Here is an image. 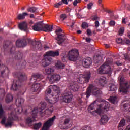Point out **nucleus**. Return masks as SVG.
Masks as SVG:
<instances>
[{"instance_id":"44","label":"nucleus","mask_w":130,"mask_h":130,"mask_svg":"<svg viewBox=\"0 0 130 130\" xmlns=\"http://www.w3.org/2000/svg\"><path fill=\"white\" fill-rule=\"evenodd\" d=\"M60 19L62 21H64L67 19V15L66 14H62L60 16Z\"/></svg>"},{"instance_id":"38","label":"nucleus","mask_w":130,"mask_h":130,"mask_svg":"<svg viewBox=\"0 0 130 130\" xmlns=\"http://www.w3.org/2000/svg\"><path fill=\"white\" fill-rule=\"evenodd\" d=\"M125 125V120L122 119L119 123L118 128H121L120 127H123Z\"/></svg>"},{"instance_id":"37","label":"nucleus","mask_w":130,"mask_h":130,"mask_svg":"<svg viewBox=\"0 0 130 130\" xmlns=\"http://www.w3.org/2000/svg\"><path fill=\"white\" fill-rule=\"evenodd\" d=\"M109 87L110 89L109 91H115L116 90V89H117L116 86L113 83H110L109 84Z\"/></svg>"},{"instance_id":"45","label":"nucleus","mask_w":130,"mask_h":130,"mask_svg":"<svg viewBox=\"0 0 130 130\" xmlns=\"http://www.w3.org/2000/svg\"><path fill=\"white\" fill-rule=\"evenodd\" d=\"M123 33H124V28H120L119 30V35H120V36H122Z\"/></svg>"},{"instance_id":"14","label":"nucleus","mask_w":130,"mask_h":130,"mask_svg":"<svg viewBox=\"0 0 130 130\" xmlns=\"http://www.w3.org/2000/svg\"><path fill=\"white\" fill-rule=\"evenodd\" d=\"M16 46L18 48L25 47L27 44V42L25 39H19L16 41Z\"/></svg>"},{"instance_id":"16","label":"nucleus","mask_w":130,"mask_h":130,"mask_svg":"<svg viewBox=\"0 0 130 130\" xmlns=\"http://www.w3.org/2000/svg\"><path fill=\"white\" fill-rule=\"evenodd\" d=\"M48 80L51 83L58 82L60 80V75L56 74L52 75L50 78H48Z\"/></svg>"},{"instance_id":"53","label":"nucleus","mask_w":130,"mask_h":130,"mask_svg":"<svg viewBox=\"0 0 130 130\" xmlns=\"http://www.w3.org/2000/svg\"><path fill=\"white\" fill-rule=\"evenodd\" d=\"M92 6H93V3H90L88 4H87L88 10H91V9H92Z\"/></svg>"},{"instance_id":"32","label":"nucleus","mask_w":130,"mask_h":130,"mask_svg":"<svg viewBox=\"0 0 130 130\" xmlns=\"http://www.w3.org/2000/svg\"><path fill=\"white\" fill-rule=\"evenodd\" d=\"M19 82H23V81H26L27 80V75L25 73L20 74L18 78Z\"/></svg>"},{"instance_id":"35","label":"nucleus","mask_w":130,"mask_h":130,"mask_svg":"<svg viewBox=\"0 0 130 130\" xmlns=\"http://www.w3.org/2000/svg\"><path fill=\"white\" fill-rule=\"evenodd\" d=\"M22 57H23V53H21V52H18L17 53H16L15 56V59H17V60L22 59Z\"/></svg>"},{"instance_id":"17","label":"nucleus","mask_w":130,"mask_h":130,"mask_svg":"<svg viewBox=\"0 0 130 130\" xmlns=\"http://www.w3.org/2000/svg\"><path fill=\"white\" fill-rule=\"evenodd\" d=\"M128 88H129V87L127 86V83H125L122 85H120L119 91L122 93V94H126Z\"/></svg>"},{"instance_id":"43","label":"nucleus","mask_w":130,"mask_h":130,"mask_svg":"<svg viewBox=\"0 0 130 130\" xmlns=\"http://www.w3.org/2000/svg\"><path fill=\"white\" fill-rule=\"evenodd\" d=\"M33 13L34 15H36L37 14L39 13V11H38V8L36 7H33Z\"/></svg>"},{"instance_id":"46","label":"nucleus","mask_w":130,"mask_h":130,"mask_svg":"<svg viewBox=\"0 0 130 130\" xmlns=\"http://www.w3.org/2000/svg\"><path fill=\"white\" fill-rule=\"evenodd\" d=\"M88 23H87V22L82 23V28L83 29H86V28H88Z\"/></svg>"},{"instance_id":"10","label":"nucleus","mask_w":130,"mask_h":130,"mask_svg":"<svg viewBox=\"0 0 130 130\" xmlns=\"http://www.w3.org/2000/svg\"><path fill=\"white\" fill-rule=\"evenodd\" d=\"M79 55V51L77 49H73L68 53V58L71 61H75L77 60Z\"/></svg>"},{"instance_id":"25","label":"nucleus","mask_w":130,"mask_h":130,"mask_svg":"<svg viewBox=\"0 0 130 130\" xmlns=\"http://www.w3.org/2000/svg\"><path fill=\"white\" fill-rule=\"evenodd\" d=\"M29 16V14L27 12H23L22 14H19L17 15V19L18 20H24L26 16Z\"/></svg>"},{"instance_id":"5","label":"nucleus","mask_w":130,"mask_h":130,"mask_svg":"<svg viewBox=\"0 0 130 130\" xmlns=\"http://www.w3.org/2000/svg\"><path fill=\"white\" fill-rule=\"evenodd\" d=\"M55 33H56L57 37L55 38V40H57V43L61 45L62 43L66 41V35L62 33V29L61 28H59L56 29Z\"/></svg>"},{"instance_id":"33","label":"nucleus","mask_w":130,"mask_h":130,"mask_svg":"<svg viewBox=\"0 0 130 130\" xmlns=\"http://www.w3.org/2000/svg\"><path fill=\"white\" fill-rule=\"evenodd\" d=\"M99 84L101 86H103V85L106 84V78L105 77H101L99 80Z\"/></svg>"},{"instance_id":"2","label":"nucleus","mask_w":130,"mask_h":130,"mask_svg":"<svg viewBox=\"0 0 130 130\" xmlns=\"http://www.w3.org/2000/svg\"><path fill=\"white\" fill-rule=\"evenodd\" d=\"M53 29L52 25H49L48 24L43 23V21L38 22L34 24L33 26L34 31L37 32H52Z\"/></svg>"},{"instance_id":"9","label":"nucleus","mask_w":130,"mask_h":130,"mask_svg":"<svg viewBox=\"0 0 130 130\" xmlns=\"http://www.w3.org/2000/svg\"><path fill=\"white\" fill-rule=\"evenodd\" d=\"M55 118H56V116H54L52 118H50L47 121H46L43 126L42 128V130H49V128L53 125V123H54V120H55Z\"/></svg>"},{"instance_id":"31","label":"nucleus","mask_w":130,"mask_h":130,"mask_svg":"<svg viewBox=\"0 0 130 130\" xmlns=\"http://www.w3.org/2000/svg\"><path fill=\"white\" fill-rule=\"evenodd\" d=\"M26 124L28 126H32L33 125V119L31 117H28L26 120Z\"/></svg>"},{"instance_id":"60","label":"nucleus","mask_w":130,"mask_h":130,"mask_svg":"<svg viewBox=\"0 0 130 130\" xmlns=\"http://www.w3.org/2000/svg\"><path fill=\"white\" fill-rule=\"evenodd\" d=\"M27 12H30V13H33V7H30L27 9Z\"/></svg>"},{"instance_id":"52","label":"nucleus","mask_w":130,"mask_h":130,"mask_svg":"<svg viewBox=\"0 0 130 130\" xmlns=\"http://www.w3.org/2000/svg\"><path fill=\"white\" fill-rule=\"evenodd\" d=\"M40 18V17H38V18H37L36 17H35V15H33V19H35V22H38V21H41V18Z\"/></svg>"},{"instance_id":"34","label":"nucleus","mask_w":130,"mask_h":130,"mask_svg":"<svg viewBox=\"0 0 130 130\" xmlns=\"http://www.w3.org/2000/svg\"><path fill=\"white\" fill-rule=\"evenodd\" d=\"M45 73L47 75H50L51 74H53V73H54V69L52 68H47L45 70Z\"/></svg>"},{"instance_id":"29","label":"nucleus","mask_w":130,"mask_h":130,"mask_svg":"<svg viewBox=\"0 0 130 130\" xmlns=\"http://www.w3.org/2000/svg\"><path fill=\"white\" fill-rule=\"evenodd\" d=\"M109 119H108V117H107V115H104L101 117V122L102 124H105V123H107V122H108Z\"/></svg>"},{"instance_id":"19","label":"nucleus","mask_w":130,"mask_h":130,"mask_svg":"<svg viewBox=\"0 0 130 130\" xmlns=\"http://www.w3.org/2000/svg\"><path fill=\"white\" fill-rule=\"evenodd\" d=\"M18 27L20 30H21L22 31H27L28 29V24H27L26 22L23 21L19 24Z\"/></svg>"},{"instance_id":"28","label":"nucleus","mask_w":130,"mask_h":130,"mask_svg":"<svg viewBox=\"0 0 130 130\" xmlns=\"http://www.w3.org/2000/svg\"><path fill=\"white\" fill-rule=\"evenodd\" d=\"M34 92H36L37 94L40 92V84L38 83H35L34 84Z\"/></svg>"},{"instance_id":"15","label":"nucleus","mask_w":130,"mask_h":130,"mask_svg":"<svg viewBox=\"0 0 130 130\" xmlns=\"http://www.w3.org/2000/svg\"><path fill=\"white\" fill-rule=\"evenodd\" d=\"M42 49V46L41 43L39 41L34 40L33 41V50L36 51L37 50H41Z\"/></svg>"},{"instance_id":"18","label":"nucleus","mask_w":130,"mask_h":130,"mask_svg":"<svg viewBox=\"0 0 130 130\" xmlns=\"http://www.w3.org/2000/svg\"><path fill=\"white\" fill-rule=\"evenodd\" d=\"M82 64L85 68H89L91 64H92V59L91 58L88 57L87 59H84L83 60Z\"/></svg>"},{"instance_id":"61","label":"nucleus","mask_w":130,"mask_h":130,"mask_svg":"<svg viewBox=\"0 0 130 130\" xmlns=\"http://www.w3.org/2000/svg\"><path fill=\"white\" fill-rule=\"evenodd\" d=\"M123 56L125 59H128V55L127 54H124Z\"/></svg>"},{"instance_id":"49","label":"nucleus","mask_w":130,"mask_h":130,"mask_svg":"<svg viewBox=\"0 0 130 130\" xmlns=\"http://www.w3.org/2000/svg\"><path fill=\"white\" fill-rule=\"evenodd\" d=\"M25 40L26 41V43L28 42V44L32 45L33 44V41L31 40V39L27 38V39H25Z\"/></svg>"},{"instance_id":"30","label":"nucleus","mask_w":130,"mask_h":130,"mask_svg":"<svg viewBox=\"0 0 130 130\" xmlns=\"http://www.w3.org/2000/svg\"><path fill=\"white\" fill-rule=\"evenodd\" d=\"M24 99L22 98H18L16 100L15 103L17 106H21L22 103H24Z\"/></svg>"},{"instance_id":"50","label":"nucleus","mask_w":130,"mask_h":130,"mask_svg":"<svg viewBox=\"0 0 130 130\" xmlns=\"http://www.w3.org/2000/svg\"><path fill=\"white\" fill-rule=\"evenodd\" d=\"M109 25L111 27H114V26H115V21H114L113 20L110 21V22H109Z\"/></svg>"},{"instance_id":"41","label":"nucleus","mask_w":130,"mask_h":130,"mask_svg":"<svg viewBox=\"0 0 130 130\" xmlns=\"http://www.w3.org/2000/svg\"><path fill=\"white\" fill-rule=\"evenodd\" d=\"M5 97V89H0V100Z\"/></svg>"},{"instance_id":"24","label":"nucleus","mask_w":130,"mask_h":130,"mask_svg":"<svg viewBox=\"0 0 130 130\" xmlns=\"http://www.w3.org/2000/svg\"><path fill=\"white\" fill-rule=\"evenodd\" d=\"M80 87L77 83H73V84H71L69 86V89L73 91V92H77Z\"/></svg>"},{"instance_id":"59","label":"nucleus","mask_w":130,"mask_h":130,"mask_svg":"<svg viewBox=\"0 0 130 130\" xmlns=\"http://www.w3.org/2000/svg\"><path fill=\"white\" fill-rule=\"evenodd\" d=\"M101 59H102V57L100 55H96V60L99 61Z\"/></svg>"},{"instance_id":"58","label":"nucleus","mask_w":130,"mask_h":130,"mask_svg":"<svg viewBox=\"0 0 130 130\" xmlns=\"http://www.w3.org/2000/svg\"><path fill=\"white\" fill-rule=\"evenodd\" d=\"M95 27L96 28H98V27H99V21H95Z\"/></svg>"},{"instance_id":"55","label":"nucleus","mask_w":130,"mask_h":130,"mask_svg":"<svg viewBox=\"0 0 130 130\" xmlns=\"http://www.w3.org/2000/svg\"><path fill=\"white\" fill-rule=\"evenodd\" d=\"M70 120L69 118L65 119L64 123L65 125H67V124H69L70 123Z\"/></svg>"},{"instance_id":"13","label":"nucleus","mask_w":130,"mask_h":130,"mask_svg":"<svg viewBox=\"0 0 130 130\" xmlns=\"http://www.w3.org/2000/svg\"><path fill=\"white\" fill-rule=\"evenodd\" d=\"M40 110L41 111V113L39 114L41 115L42 117L45 116L46 114L48 115L49 114H51L53 112V106H51L50 108L47 109L46 110H43L42 111V109H40Z\"/></svg>"},{"instance_id":"21","label":"nucleus","mask_w":130,"mask_h":130,"mask_svg":"<svg viewBox=\"0 0 130 130\" xmlns=\"http://www.w3.org/2000/svg\"><path fill=\"white\" fill-rule=\"evenodd\" d=\"M58 55H59V52L53 51H49L46 52L45 55L46 56H52V57L58 56Z\"/></svg>"},{"instance_id":"4","label":"nucleus","mask_w":130,"mask_h":130,"mask_svg":"<svg viewBox=\"0 0 130 130\" xmlns=\"http://www.w3.org/2000/svg\"><path fill=\"white\" fill-rule=\"evenodd\" d=\"M92 93L93 96H99V95H101L102 94V91L100 90V89L97 87H94L93 85L89 86L87 89L86 90V93H84L82 95H86V98H89L90 96H91V93Z\"/></svg>"},{"instance_id":"48","label":"nucleus","mask_w":130,"mask_h":130,"mask_svg":"<svg viewBox=\"0 0 130 130\" xmlns=\"http://www.w3.org/2000/svg\"><path fill=\"white\" fill-rule=\"evenodd\" d=\"M81 130H92V128L90 126H85L83 127Z\"/></svg>"},{"instance_id":"8","label":"nucleus","mask_w":130,"mask_h":130,"mask_svg":"<svg viewBox=\"0 0 130 130\" xmlns=\"http://www.w3.org/2000/svg\"><path fill=\"white\" fill-rule=\"evenodd\" d=\"M109 105V103L105 101V100L102 101V103L99 105V108H98L96 110L93 111V112H92V114H94V113H97V114L100 115L101 114V113L102 112V108L106 110L107 109V108H108Z\"/></svg>"},{"instance_id":"51","label":"nucleus","mask_w":130,"mask_h":130,"mask_svg":"<svg viewBox=\"0 0 130 130\" xmlns=\"http://www.w3.org/2000/svg\"><path fill=\"white\" fill-rule=\"evenodd\" d=\"M116 41L117 43H118V44L122 43V39H121V38H119L116 39Z\"/></svg>"},{"instance_id":"22","label":"nucleus","mask_w":130,"mask_h":130,"mask_svg":"<svg viewBox=\"0 0 130 130\" xmlns=\"http://www.w3.org/2000/svg\"><path fill=\"white\" fill-rule=\"evenodd\" d=\"M33 78L34 81H35L34 82L35 83V82H39L40 81H41L43 78V75L41 74L35 73L33 75Z\"/></svg>"},{"instance_id":"64","label":"nucleus","mask_w":130,"mask_h":130,"mask_svg":"<svg viewBox=\"0 0 130 130\" xmlns=\"http://www.w3.org/2000/svg\"><path fill=\"white\" fill-rule=\"evenodd\" d=\"M125 130H130V125L126 126Z\"/></svg>"},{"instance_id":"12","label":"nucleus","mask_w":130,"mask_h":130,"mask_svg":"<svg viewBox=\"0 0 130 130\" xmlns=\"http://www.w3.org/2000/svg\"><path fill=\"white\" fill-rule=\"evenodd\" d=\"M45 58L42 60V64L43 67L45 68L49 66L52 62V58L50 57L49 56L45 55Z\"/></svg>"},{"instance_id":"47","label":"nucleus","mask_w":130,"mask_h":130,"mask_svg":"<svg viewBox=\"0 0 130 130\" xmlns=\"http://www.w3.org/2000/svg\"><path fill=\"white\" fill-rule=\"evenodd\" d=\"M82 0H75L73 2V6H74V7H76L77 5H78V4L81 3Z\"/></svg>"},{"instance_id":"1","label":"nucleus","mask_w":130,"mask_h":130,"mask_svg":"<svg viewBox=\"0 0 130 130\" xmlns=\"http://www.w3.org/2000/svg\"><path fill=\"white\" fill-rule=\"evenodd\" d=\"M4 109H3V106L2 105H0V118H2L1 121L2 124H5L6 127H12L13 125V121H14V119L16 118V113H14L13 112H11L8 117V118L7 119V121L6 122V118L4 115Z\"/></svg>"},{"instance_id":"6","label":"nucleus","mask_w":130,"mask_h":130,"mask_svg":"<svg viewBox=\"0 0 130 130\" xmlns=\"http://www.w3.org/2000/svg\"><path fill=\"white\" fill-rule=\"evenodd\" d=\"M45 107H46V102H43L40 103V107H36L34 108L33 110V121H36V120H35L34 118H37V116L38 115V113H41V111L40 109L42 110V111L44 110L45 109Z\"/></svg>"},{"instance_id":"54","label":"nucleus","mask_w":130,"mask_h":130,"mask_svg":"<svg viewBox=\"0 0 130 130\" xmlns=\"http://www.w3.org/2000/svg\"><path fill=\"white\" fill-rule=\"evenodd\" d=\"M86 32L87 35H88V36H92V31H91V29H88Z\"/></svg>"},{"instance_id":"23","label":"nucleus","mask_w":130,"mask_h":130,"mask_svg":"<svg viewBox=\"0 0 130 130\" xmlns=\"http://www.w3.org/2000/svg\"><path fill=\"white\" fill-rule=\"evenodd\" d=\"M19 81L14 80L13 81V83L11 88V89L13 91H17V90L19 89V87L20 86V85H19Z\"/></svg>"},{"instance_id":"3","label":"nucleus","mask_w":130,"mask_h":130,"mask_svg":"<svg viewBox=\"0 0 130 130\" xmlns=\"http://www.w3.org/2000/svg\"><path fill=\"white\" fill-rule=\"evenodd\" d=\"M112 62H113L112 58H108L107 59L106 62L99 69L100 74H111L112 71L109 64H111Z\"/></svg>"},{"instance_id":"42","label":"nucleus","mask_w":130,"mask_h":130,"mask_svg":"<svg viewBox=\"0 0 130 130\" xmlns=\"http://www.w3.org/2000/svg\"><path fill=\"white\" fill-rule=\"evenodd\" d=\"M58 126L61 129H64V128H66V124L64 122H60L58 124Z\"/></svg>"},{"instance_id":"62","label":"nucleus","mask_w":130,"mask_h":130,"mask_svg":"<svg viewBox=\"0 0 130 130\" xmlns=\"http://www.w3.org/2000/svg\"><path fill=\"white\" fill-rule=\"evenodd\" d=\"M85 40L86 41V42H88L89 43V42H91V38H86Z\"/></svg>"},{"instance_id":"40","label":"nucleus","mask_w":130,"mask_h":130,"mask_svg":"<svg viewBox=\"0 0 130 130\" xmlns=\"http://www.w3.org/2000/svg\"><path fill=\"white\" fill-rule=\"evenodd\" d=\"M53 90H54L55 91V92H56V93H57V94H59V93H60L59 92V87H58L56 85H53L52 86Z\"/></svg>"},{"instance_id":"26","label":"nucleus","mask_w":130,"mask_h":130,"mask_svg":"<svg viewBox=\"0 0 130 130\" xmlns=\"http://www.w3.org/2000/svg\"><path fill=\"white\" fill-rule=\"evenodd\" d=\"M55 67L56 68H57V69L63 70V69H64V67H66V65L61 62V61H57V62L55 63Z\"/></svg>"},{"instance_id":"56","label":"nucleus","mask_w":130,"mask_h":130,"mask_svg":"<svg viewBox=\"0 0 130 130\" xmlns=\"http://www.w3.org/2000/svg\"><path fill=\"white\" fill-rule=\"evenodd\" d=\"M47 94H51V89L48 88L46 90L45 95H47Z\"/></svg>"},{"instance_id":"57","label":"nucleus","mask_w":130,"mask_h":130,"mask_svg":"<svg viewBox=\"0 0 130 130\" xmlns=\"http://www.w3.org/2000/svg\"><path fill=\"white\" fill-rule=\"evenodd\" d=\"M28 25H29V26H32V25H33V20H32V19L29 20Z\"/></svg>"},{"instance_id":"63","label":"nucleus","mask_w":130,"mask_h":130,"mask_svg":"<svg viewBox=\"0 0 130 130\" xmlns=\"http://www.w3.org/2000/svg\"><path fill=\"white\" fill-rule=\"evenodd\" d=\"M122 23L124 24V25L126 24V22L125 21V18H123L122 19Z\"/></svg>"},{"instance_id":"27","label":"nucleus","mask_w":130,"mask_h":130,"mask_svg":"<svg viewBox=\"0 0 130 130\" xmlns=\"http://www.w3.org/2000/svg\"><path fill=\"white\" fill-rule=\"evenodd\" d=\"M14 100V98L13 97V95L11 94H8L5 98V102L6 103H10V102H12Z\"/></svg>"},{"instance_id":"39","label":"nucleus","mask_w":130,"mask_h":130,"mask_svg":"<svg viewBox=\"0 0 130 130\" xmlns=\"http://www.w3.org/2000/svg\"><path fill=\"white\" fill-rule=\"evenodd\" d=\"M41 125H42V123L41 122H39L38 123H36L34 124V129H39L41 127Z\"/></svg>"},{"instance_id":"20","label":"nucleus","mask_w":130,"mask_h":130,"mask_svg":"<svg viewBox=\"0 0 130 130\" xmlns=\"http://www.w3.org/2000/svg\"><path fill=\"white\" fill-rule=\"evenodd\" d=\"M97 102H98V101H94L93 103L91 104L89 106L88 108L89 112H90V113H91V114H93V115H95V114L97 113H94V114H93V112H94V111L91 112V111L94 110V109H95V107H96V105H97Z\"/></svg>"},{"instance_id":"11","label":"nucleus","mask_w":130,"mask_h":130,"mask_svg":"<svg viewBox=\"0 0 130 130\" xmlns=\"http://www.w3.org/2000/svg\"><path fill=\"white\" fill-rule=\"evenodd\" d=\"M73 97L72 92L66 91L63 96V101L66 103H70L72 101V99Z\"/></svg>"},{"instance_id":"36","label":"nucleus","mask_w":130,"mask_h":130,"mask_svg":"<svg viewBox=\"0 0 130 130\" xmlns=\"http://www.w3.org/2000/svg\"><path fill=\"white\" fill-rule=\"evenodd\" d=\"M109 100L111 103L113 104H117V98L116 96H110Z\"/></svg>"},{"instance_id":"7","label":"nucleus","mask_w":130,"mask_h":130,"mask_svg":"<svg viewBox=\"0 0 130 130\" xmlns=\"http://www.w3.org/2000/svg\"><path fill=\"white\" fill-rule=\"evenodd\" d=\"M91 78V74L87 72L84 75H80L79 78L77 79V81L79 84H85V83H88Z\"/></svg>"}]
</instances>
